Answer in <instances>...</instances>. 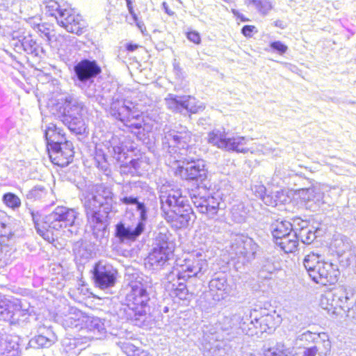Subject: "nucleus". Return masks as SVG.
Masks as SVG:
<instances>
[{"label": "nucleus", "instance_id": "f257e3e1", "mask_svg": "<svg viewBox=\"0 0 356 356\" xmlns=\"http://www.w3.org/2000/svg\"><path fill=\"white\" fill-rule=\"evenodd\" d=\"M114 203V194L111 187L96 185L94 193L89 194L84 202L88 224L97 238L104 237L109 224L108 215Z\"/></svg>", "mask_w": 356, "mask_h": 356}, {"label": "nucleus", "instance_id": "f03ea898", "mask_svg": "<svg viewBox=\"0 0 356 356\" xmlns=\"http://www.w3.org/2000/svg\"><path fill=\"white\" fill-rule=\"evenodd\" d=\"M129 288L125 297L126 302L120 305L117 314L134 325L147 327L152 322L149 305L150 296L147 287L142 282L136 281L129 284Z\"/></svg>", "mask_w": 356, "mask_h": 356}, {"label": "nucleus", "instance_id": "7ed1b4c3", "mask_svg": "<svg viewBox=\"0 0 356 356\" xmlns=\"http://www.w3.org/2000/svg\"><path fill=\"white\" fill-rule=\"evenodd\" d=\"M164 186L161 188V190ZM161 209L165 219L176 229L185 228L195 218L194 212L180 189L161 191Z\"/></svg>", "mask_w": 356, "mask_h": 356}, {"label": "nucleus", "instance_id": "20e7f679", "mask_svg": "<svg viewBox=\"0 0 356 356\" xmlns=\"http://www.w3.org/2000/svg\"><path fill=\"white\" fill-rule=\"evenodd\" d=\"M102 72L100 66L95 60L83 59L74 66L72 79L74 85L80 88L89 99H94L99 105H108V97L106 95V87L95 82V79Z\"/></svg>", "mask_w": 356, "mask_h": 356}, {"label": "nucleus", "instance_id": "39448f33", "mask_svg": "<svg viewBox=\"0 0 356 356\" xmlns=\"http://www.w3.org/2000/svg\"><path fill=\"white\" fill-rule=\"evenodd\" d=\"M44 137L49 156L54 164L64 167L72 161L74 154L72 143L66 140L60 129L54 124H49Z\"/></svg>", "mask_w": 356, "mask_h": 356}, {"label": "nucleus", "instance_id": "423d86ee", "mask_svg": "<svg viewBox=\"0 0 356 356\" xmlns=\"http://www.w3.org/2000/svg\"><path fill=\"white\" fill-rule=\"evenodd\" d=\"M87 108L77 96L67 95L63 99L62 107L60 108L58 119L69 130L76 135L85 134L86 126L83 118Z\"/></svg>", "mask_w": 356, "mask_h": 356}, {"label": "nucleus", "instance_id": "0eeeda50", "mask_svg": "<svg viewBox=\"0 0 356 356\" xmlns=\"http://www.w3.org/2000/svg\"><path fill=\"white\" fill-rule=\"evenodd\" d=\"M44 4L46 15L54 17L67 32L80 35L86 31V22L68 4H60L55 0H47Z\"/></svg>", "mask_w": 356, "mask_h": 356}, {"label": "nucleus", "instance_id": "6e6552de", "mask_svg": "<svg viewBox=\"0 0 356 356\" xmlns=\"http://www.w3.org/2000/svg\"><path fill=\"white\" fill-rule=\"evenodd\" d=\"M150 188L147 184L141 181H136L123 185L119 200L125 205L135 206L136 224L144 230L148 220L149 208L141 200L143 193L148 192Z\"/></svg>", "mask_w": 356, "mask_h": 356}, {"label": "nucleus", "instance_id": "1a4fd4ad", "mask_svg": "<svg viewBox=\"0 0 356 356\" xmlns=\"http://www.w3.org/2000/svg\"><path fill=\"white\" fill-rule=\"evenodd\" d=\"M258 250L252 238L236 234L232 237L228 252L236 270H241L255 259Z\"/></svg>", "mask_w": 356, "mask_h": 356}, {"label": "nucleus", "instance_id": "9d476101", "mask_svg": "<svg viewBox=\"0 0 356 356\" xmlns=\"http://www.w3.org/2000/svg\"><path fill=\"white\" fill-rule=\"evenodd\" d=\"M78 212L66 207H57L44 217V224L51 230L60 231L67 229L71 234H76L78 227L76 220Z\"/></svg>", "mask_w": 356, "mask_h": 356}, {"label": "nucleus", "instance_id": "9b49d317", "mask_svg": "<svg viewBox=\"0 0 356 356\" xmlns=\"http://www.w3.org/2000/svg\"><path fill=\"white\" fill-rule=\"evenodd\" d=\"M175 174L184 180L195 181L198 189L207 190L209 188L205 184L209 172L206 161L202 159L183 162V164L176 169Z\"/></svg>", "mask_w": 356, "mask_h": 356}, {"label": "nucleus", "instance_id": "f8f14e48", "mask_svg": "<svg viewBox=\"0 0 356 356\" xmlns=\"http://www.w3.org/2000/svg\"><path fill=\"white\" fill-rule=\"evenodd\" d=\"M248 138L243 136L228 137L225 129H215L207 136V142L216 147L226 151H232L245 154L250 149L245 147Z\"/></svg>", "mask_w": 356, "mask_h": 356}, {"label": "nucleus", "instance_id": "ddd939ff", "mask_svg": "<svg viewBox=\"0 0 356 356\" xmlns=\"http://www.w3.org/2000/svg\"><path fill=\"white\" fill-rule=\"evenodd\" d=\"M270 230L275 243L286 253H291L297 250L296 234H292L293 226L286 220L273 222Z\"/></svg>", "mask_w": 356, "mask_h": 356}, {"label": "nucleus", "instance_id": "4468645a", "mask_svg": "<svg viewBox=\"0 0 356 356\" xmlns=\"http://www.w3.org/2000/svg\"><path fill=\"white\" fill-rule=\"evenodd\" d=\"M192 140V133L185 126L179 124L173 129L165 126L161 134L163 149L170 147L186 148Z\"/></svg>", "mask_w": 356, "mask_h": 356}, {"label": "nucleus", "instance_id": "2eb2a0df", "mask_svg": "<svg viewBox=\"0 0 356 356\" xmlns=\"http://www.w3.org/2000/svg\"><path fill=\"white\" fill-rule=\"evenodd\" d=\"M111 86L109 83H106V95L108 98V105H101L103 108H109L110 115L118 120H120L122 118H124L125 115H128L131 112L132 108H134V106L131 102H126L122 94L118 91L117 88H108Z\"/></svg>", "mask_w": 356, "mask_h": 356}, {"label": "nucleus", "instance_id": "dca6fc26", "mask_svg": "<svg viewBox=\"0 0 356 356\" xmlns=\"http://www.w3.org/2000/svg\"><path fill=\"white\" fill-rule=\"evenodd\" d=\"M95 285L101 289L113 287L116 282L117 270L112 265L99 261L92 270Z\"/></svg>", "mask_w": 356, "mask_h": 356}, {"label": "nucleus", "instance_id": "f3484780", "mask_svg": "<svg viewBox=\"0 0 356 356\" xmlns=\"http://www.w3.org/2000/svg\"><path fill=\"white\" fill-rule=\"evenodd\" d=\"M190 197L197 211L205 214L210 218H213L220 209L219 197L213 195L201 196L193 189L189 192Z\"/></svg>", "mask_w": 356, "mask_h": 356}, {"label": "nucleus", "instance_id": "a211bd4d", "mask_svg": "<svg viewBox=\"0 0 356 356\" xmlns=\"http://www.w3.org/2000/svg\"><path fill=\"white\" fill-rule=\"evenodd\" d=\"M249 320L248 315L244 316L240 314L225 316L221 322V329L227 332L229 339L235 338L242 334L247 335L248 327H246V324Z\"/></svg>", "mask_w": 356, "mask_h": 356}, {"label": "nucleus", "instance_id": "6ab92c4d", "mask_svg": "<svg viewBox=\"0 0 356 356\" xmlns=\"http://www.w3.org/2000/svg\"><path fill=\"white\" fill-rule=\"evenodd\" d=\"M184 264L180 265V269L177 270V277L179 280H187L193 277H198L207 268V261L199 257L196 258H187L184 259Z\"/></svg>", "mask_w": 356, "mask_h": 356}, {"label": "nucleus", "instance_id": "aec40b11", "mask_svg": "<svg viewBox=\"0 0 356 356\" xmlns=\"http://www.w3.org/2000/svg\"><path fill=\"white\" fill-rule=\"evenodd\" d=\"M125 115L120 121L129 129L132 134L136 136L140 140H144L146 138L147 129L146 123L141 114H139L134 108Z\"/></svg>", "mask_w": 356, "mask_h": 356}, {"label": "nucleus", "instance_id": "412c9836", "mask_svg": "<svg viewBox=\"0 0 356 356\" xmlns=\"http://www.w3.org/2000/svg\"><path fill=\"white\" fill-rule=\"evenodd\" d=\"M82 313L76 308L65 306L62 311L56 314V321L60 323L65 329L82 328Z\"/></svg>", "mask_w": 356, "mask_h": 356}, {"label": "nucleus", "instance_id": "4be33fe9", "mask_svg": "<svg viewBox=\"0 0 356 356\" xmlns=\"http://www.w3.org/2000/svg\"><path fill=\"white\" fill-rule=\"evenodd\" d=\"M24 314V312L17 302H11L0 297V320L16 323Z\"/></svg>", "mask_w": 356, "mask_h": 356}, {"label": "nucleus", "instance_id": "5701e85b", "mask_svg": "<svg viewBox=\"0 0 356 356\" xmlns=\"http://www.w3.org/2000/svg\"><path fill=\"white\" fill-rule=\"evenodd\" d=\"M145 230L135 225H130L125 221L120 222L115 225V237L121 243H128L136 241Z\"/></svg>", "mask_w": 356, "mask_h": 356}, {"label": "nucleus", "instance_id": "b1692460", "mask_svg": "<svg viewBox=\"0 0 356 356\" xmlns=\"http://www.w3.org/2000/svg\"><path fill=\"white\" fill-rule=\"evenodd\" d=\"M321 273L314 274L315 282L323 285L334 284L339 280L340 271L337 265L331 262L325 261L321 268L318 269Z\"/></svg>", "mask_w": 356, "mask_h": 356}, {"label": "nucleus", "instance_id": "393cba45", "mask_svg": "<svg viewBox=\"0 0 356 356\" xmlns=\"http://www.w3.org/2000/svg\"><path fill=\"white\" fill-rule=\"evenodd\" d=\"M107 152L104 154V159L108 162V159L113 158L118 162H123L127 158L125 146L123 141L118 136H113L105 145Z\"/></svg>", "mask_w": 356, "mask_h": 356}, {"label": "nucleus", "instance_id": "a878e982", "mask_svg": "<svg viewBox=\"0 0 356 356\" xmlns=\"http://www.w3.org/2000/svg\"><path fill=\"white\" fill-rule=\"evenodd\" d=\"M254 320H256V323L259 324V328L248 327L247 335L259 337L264 332H270L276 327L274 316L269 314L259 318L255 316Z\"/></svg>", "mask_w": 356, "mask_h": 356}, {"label": "nucleus", "instance_id": "bb28decb", "mask_svg": "<svg viewBox=\"0 0 356 356\" xmlns=\"http://www.w3.org/2000/svg\"><path fill=\"white\" fill-rule=\"evenodd\" d=\"M320 305L322 309L327 310V313L332 316L339 315V309H345V308H347V309H350L349 305L343 306L339 304L337 299V294L332 292H327L321 295Z\"/></svg>", "mask_w": 356, "mask_h": 356}, {"label": "nucleus", "instance_id": "cd10ccee", "mask_svg": "<svg viewBox=\"0 0 356 356\" xmlns=\"http://www.w3.org/2000/svg\"><path fill=\"white\" fill-rule=\"evenodd\" d=\"M40 334L29 341V345L34 348H48L56 339L55 334L49 329L40 328Z\"/></svg>", "mask_w": 356, "mask_h": 356}, {"label": "nucleus", "instance_id": "c85d7f7f", "mask_svg": "<svg viewBox=\"0 0 356 356\" xmlns=\"http://www.w3.org/2000/svg\"><path fill=\"white\" fill-rule=\"evenodd\" d=\"M209 286L211 291H216L218 300L225 298L229 291L227 280L224 274L216 275L209 282Z\"/></svg>", "mask_w": 356, "mask_h": 356}, {"label": "nucleus", "instance_id": "c756f323", "mask_svg": "<svg viewBox=\"0 0 356 356\" xmlns=\"http://www.w3.org/2000/svg\"><path fill=\"white\" fill-rule=\"evenodd\" d=\"M325 261L323 260L322 256L319 254L311 252L305 256L303 260V265L308 273V275L314 282H315V277L313 273H321L318 269L320 268H321L323 263Z\"/></svg>", "mask_w": 356, "mask_h": 356}, {"label": "nucleus", "instance_id": "7c9ffc66", "mask_svg": "<svg viewBox=\"0 0 356 356\" xmlns=\"http://www.w3.org/2000/svg\"><path fill=\"white\" fill-rule=\"evenodd\" d=\"M172 252H168L162 250L153 248L152 252L149 254L147 261L154 268H159L164 266Z\"/></svg>", "mask_w": 356, "mask_h": 356}, {"label": "nucleus", "instance_id": "2f4dec72", "mask_svg": "<svg viewBox=\"0 0 356 356\" xmlns=\"http://www.w3.org/2000/svg\"><path fill=\"white\" fill-rule=\"evenodd\" d=\"M314 351V355L316 356H328L331 351V342L329 337L325 333H321V335L317 340L315 341L314 345L309 347Z\"/></svg>", "mask_w": 356, "mask_h": 356}, {"label": "nucleus", "instance_id": "473e14b6", "mask_svg": "<svg viewBox=\"0 0 356 356\" xmlns=\"http://www.w3.org/2000/svg\"><path fill=\"white\" fill-rule=\"evenodd\" d=\"M29 212L31 216V219L34 223L35 228L37 232L45 240L50 241L53 240L52 232L44 224V218H42V221L40 223L41 216L38 211H34L31 209H29Z\"/></svg>", "mask_w": 356, "mask_h": 356}, {"label": "nucleus", "instance_id": "72a5a7b5", "mask_svg": "<svg viewBox=\"0 0 356 356\" xmlns=\"http://www.w3.org/2000/svg\"><path fill=\"white\" fill-rule=\"evenodd\" d=\"M302 198L307 202H314L318 207L325 203L323 200L324 193L321 188L317 186H313L302 190Z\"/></svg>", "mask_w": 356, "mask_h": 356}, {"label": "nucleus", "instance_id": "f704fd0d", "mask_svg": "<svg viewBox=\"0 0 356 356\" xmlns=\"http://www.w3.org/2000/svg\"><path fill=\"white\" fill-rule=\"evenodd\" d=\"M22 46L24 47V51L35 57H42L44 54L43 48L38 44L31 36H24L22 38Z\"/></svg>", "mask_w": 356, "mask_h": 356}, {"label": "nucleus", "instance_id": "c9c22d12", "mask_svg": "<svg viewBox=\"0 0 356 356\" xmlns=\"http://www.w3.org/2000/svg\"><path fill=\"white\" fill-rule=\"evenodd\" d=\"M294 347L286 346L282 343H277L274 346L264 350V356H292Z\"/></svg>", "mask_w": 356, "mask_h": 356}, {"label": "nucleus", "instance_id": "e433bc0d", "mask_svg": "<svg viewBox=\"0 0 356 356\" xmlns=\"http://www.w3.org/2000/svg\"><path fill=\"white\" fill-rule=\"evenodd\" d=\"M317 229H315L313 226L309 225L300 232L295 234L297 247L298 246L299 241H300L304 244H311L317 237Z\"/></svg>", "mask_w": 356, "mask_h": 356}, {"label": "nucleus", "instance_id": "4c0bfd02", "mask_svg": "<svg viewBox=\"0 0 356 356\" xmlns=\"http://www.w3.org/2000/svg\"><path fill=\"white\" fill-rule=\"evenodd\" d=\"M245 5L249 8L256 10L259 14L266 15L273 8L269 0H243Z\"/></svg>", "mask_w": 356, "mask_h": 356}, {"label": "nucleus", "instance_id": "58836bf2", "mask_svg": "<svg viewBox=\"0 0 356 356\" xmlns=\"http://www.w3.org/2000/svg\"><path fill=\"white\" fill-rule=\"evenodd\" d=\"M87 329L94 333L92 337L100 339L106 333L104 323L97 317H92L86 321Z\"/></svg>", "mask_w": 356, "mask_h": 356}, {"label": "nucleus", "instance_id": "ea45409f", "mask_svg": "<svg viewBox=\"0 0 356 356\" xmlns=\"http://www.w3.org/2000/svg\"><path fill=\"white\" fill-rule=\"evenodd\" d=\"M48 194L47 189L42 185H36L26 194V199L31 202L40 201L46 198Z\"/></svg>", "mask_w": 356, "mask_h": 356}, {"label": "nucleus", "instance_id": "a19ab883", "mask_svg": "<svg viewBox=\"0 0 356 356\" xmlns=\"http://www.w3.org/2000/svg\"><path fill=\"white\" fill-rule=\"evenodd\" d=\"M166 106L168 108L172 111L173 112H177L180 113H184L183 107V96H177L172 94H169L168 97L165 99Z\"/></svg>", "mask_w": 356, "mask_h": 356}, {"label": "nucleus", "instance_id": "79ce46f5", "mask_svg": "<svg viewBox=\"0 0 356 356\" xmlns=\"http://www.w3.org/2000/svg\"><path fill=\"white\" fill-rule=\"evenodd\" d=\"M182 105L184 107L183 114H186L188 113H197L204 109V106L202 104L197 105L196 99L191 96H183Z\"/></svg>", "mask_w": 356, "mask_h": 356}, {"label": "nucleus", "instance_id": "37998d69", "mask_svg": "<svg viewBox=\"0 0 356 356\" xmlns=\"http://www.w3.org/2000/svg\"><path fill=\"white\" fill-rule=\"evenodd\" d=\"M182 105L184 107L183 114H186L188 113H197L204 109V106L202 104L197 105L196 99L191 96H183Z\"/></svg>", "mask_w": 356, "mask_h": 356}, {"label": "nucleus", "instance_id": "c03bdc74", "mask_svg": "<svg viewBox=\"0 0 356 356\" xmlns=\"http://www.w3.org/2000/svg\"><path fill=\"white\" fill-rule=\"evenodd\" d=\"M182 105L184 107L183 114H186L188 113H197L204 109V106L202 104L197 105L196 99L191 96H183Z\"/></svg>", "mask_w": 356, "mask_h": 356}, {"label": "nucleus", "instance_id": "a18cd8bd", "mask_svg": "<svg viewBox=\"0 0 356 356\" xmlns=\"http://www.w3.org/2000/svg\"><path fill=\"white\" fill-rule=\"evenodd\" d=\"M153 248L162 250L168 252H172V245L169 241L168 236L166 234L159 232L154 240Z\"/></svg>", "mask_w": 356, "mask_h": 356}, {"label": "nucleus", "instance_id": "49530a36", "mask_svg": "<svg viewBox=\"0 0 356 356\" xmlns=\"http://www.w3.org/2000/svg\"><path fill=\"white\" fill-rule=\"evenodd\" d=\"M334 246L338 254H343L351 250L353 246L352 241L346 236H340L335 238Z\"/></svg>", "mask_w": 356, "mask_h": 356}, {"label": "nucleus", "instance_id": "de8ad7c7", "mask_svg": "<svg viewBox=\"0 0 356 356\" xmlns=\"http://www.w3.org/2000/svg\"><path fill=\"white\" fill-rule=\"evenodd\" d=\"M232 218L237 223H242L245 221L246 212L244 210V206L242 204H235L231 210Z\"/></svg>", "mask_w": 356, "mask_h": 356}, {"label": "nucleus", "instance_id": "09e8293b", "mask_svg": "<svg viewBox=\"0 0 356 356\" xmlns=\"http://www.w3.org/2000/svg\"><path fill=\"white\" fill-rule=\"evenodd\" d=\"M5 204L13 209L19 208L21 205L20 199L15 194L11 193H6L3 197Z\"/></svg>", "mask_w": 356, "mask_h": 356}, {"label": "nucleus", "instance_id": "8fccbe9b", "mask_svg": "<svg viewBox=\"0 0 356 356\" xmlns=\"http://www.w3.org/2000/svg\"><path fill=\"white\" fill-rule=\"evenodd\" d=\"M277 270V267L270 261H266L263 264L260 271L259 276L264 279L270 278V275Z\"/></svg>", "mask_w": 356, "mask_h": 356}, {"label": "nucleus", "instance_id": "3c124183", "mask_svg": "<svg viewBox=\"0 0 356 356\" xmlns=\"http://www.w3.org/2000/svg\"><path fill=\"white\" fill-rule=\"evenodd\" d=\"M320 335L321 333H315L307 330L298 334L297 337V339L302 342H312L314 343L315 341L317 340V338H318Z\"/></svg>", "mask_w": 356, "mask_h": 356}, {"label": "nucleus", "instance_id": "603ef678", "mask_svg": "<svg viewBox=\"0 0 356 356\" xmlns=\"http://www.w3.org/2000/svg\"><path fill=\"white\" fill-rule=\"evenodd\" d=\"M291 225L293 226L292 234H297V232H300L304 228L310 225L307 221L303 220L301 218L293 219V222H291Z\"/></svg>", "mask_w": 356, "mask_h": 356}, {"label": "nucleus", "instance_id": "864d4df0", "mask_svg": "<svg viewBox=\"0 0 356 356\" xmlns=\"http://www.w3.org/2000/svg\"><path fill=\"white\" fill-rule=\"evenodd\" d=\"M174 294L181 300H186L188 291L186 284L183 282H179L174 291Z\"/></svg>", "mask_w": 356, "mask_h": 356}, {"label": "nucleus", "instance_id": "5fc2aeb1", "mask_svg": "<svg viewBox=\"0 0 356 356\" xmlns=\"http://www.w3.org/2000/svg\"><path fill=\"white\" fill-rule=\"evenodd\" d=\"M278 194L279 193L277 192V195L273 196L272 195L266 193L265 195L261 200L266 205L275 207L277 204L279 202H282V200H279Z\"/></svg>", "mask_w": 356, "mask_h": 356}, {"label": "nucleus", "instance_id": "6e6d98bb", "mask_svg": "<svg viewBox=\"0 0 356 356\" xmlns=\"http://www.w3.org/2000/svg\"><path fill=\"white\" fill-rule=\"evenodd\" d=\"M270 47L274 51H277L280 54L286 53L288 49V47L280 41H275L270 44Z\"/></svg>", "mask_w": 356, "mask_h": 356}, {"label": "nucleus", "instance_id": "4d7b16f0", "mask_svg": "<svg viewBox=\"0 0 356 356\" xmlns=\"http://www.w3.org/2000/svg\"><path fill=\"white\" fill-rule=\"evenodd\" d=\"M350 296H353L352 291L348 292L346 290H344L340 295L337 294V299L339 304L346 306L344 304L348 303Z\"/></svg>", "mask_w": 356, "mask_h": 356}, {"label": "nucleus", "instance_id": "13d9d810", "mask_svg": "<svg viewBox=\"0 0 356 356\" xmlns=\"http://www.w3.org/2000/svg\"><path fill=\"white\" fill-rule=\"evenodd\" d=\"M130 163L132 165L131 168L134 169V175H135V176L140 175L141 173L140 170L144 162L140 159H136L131 160Z\"/></svg>", "mask_w": 356, "mask_h": 356}, {"label": "nucleus", "instance_id": "bf43d9fd", "mask_svg": "<svg viewBox=\"0 0 356 356\" xmlns=\"http://www.w3.org/2000/svg\"><path fill=\"white\" fill-rule=\"evenodd\" d=\"M131 167L132 165L130 161L129 163L121 164L120 166V172L122 175L135 176V175H134V169Z\"/></svg>", "mask_w": 356, "mask_h": 356}, {"label": "nucleus", "instance_id": "052dcab7", "mask_svg": "<svg viewBox=\"0 0 356 356\" xmlns=\"http://www.w3.org/2000/svg\"><path fill=\"white\" fill-rule=\"evenodd\" d=\"M252 191L256 197L261 199L265 195L266 189L264 185H255L254 188H252Z\"/></svg>", "mask_w": 356, "mask_h": 356}, {"label": "nucleus", "instance_id": "680f3d73", "mask_svg": "<svg viewBox=\"0 0 356 356\" xmlns=\"http://www.w3.org/2000/svg\"><path fill=\"white\" fill-rule=\"evenodd\" d=\"M13 40L15 41L13 43V46L15 47V50L17 52H21L22 51H24V47L22 46V38L20 39L17 35H15L13 34Z\"/></svg>", "mask_w": 356, "mask_h": 356}, {"label": "nucleus", "instance_id": "e2e57ef3", "mask_svg": "<svg viewBox=\"0 0 356 356\" xmlns=\"http://www.w3.org/2000/svg\"><path fill=\"white\" fill-rule=\"evenodd\" d=\"M11 234V230L7 225L0 221V237H7Z\"/></svg>", "mask_w": 356, "mask_h": 356}, {"label": "nucleus", "instance_id": "0e129e2a", "mask_svg": "<svg viewBox=\"0 0 356 356\" xmlns=\"http://www.w3.org/2000/svg\"><path fill=\"white\" fill-rule=\"evenodd\" d=\"M187 38L195 44H200L201 38L200 34L196 31H190L187 34Z\"/></svg>", "mask_w": 356, "mask_h": 356}, {"label": "nucleus", "instance_id": "69168bd1", "mask_svg": "<svg viewBox=\"0 0 356 356\" xmlns=\"http://www.w3.org/2000/svg\"><path fill=\"white\" fill-rule=\"evenodd\" d=\"M256 29L254 26L245 25L241 29V33L245 37H251L252 35L253 31Z\"/></svg>", "mask_w": 356, "mask_h": 356}, {"label": "nucleus", "instance_id": "338daca9", "mask_svg": "<svg viewBox=\"0 0 356 356\" xmlns=\"http://www.w3.org/2000/svg\"><path fill=\"white\" fill-rule=\"evenodd\" d=\"M125 1H126L127 6L129 13L133 17L134 19L137 21V15L135 13L134 10V8H133V3L134 2V0H125Z\"/></svg>", "mask_w": 356, "mask_h": 356}, {"label": "nucleus", "instance_id": "774afa93", "mask_svg": "<svg viewBox=\"0 0 356 356\" xmlns=\"http://www.w3.org/2000/svg\"><path fill=\"white\" fill-rule=\"evenodd\" d=\"M232 13H233V15L237 18V19H239L241 22H247L248 21V19L246 18L243 14H241V13H239L238 10L234 9V8H232Z\"/></svg>", "mask_w": 356, "mask_h": 356}]
</instances>
